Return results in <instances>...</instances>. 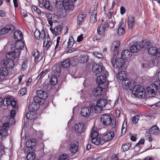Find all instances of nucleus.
<instances>
[{
    "instance_id": "obj_1",
    "label": "nucleus",
    "mask_w": 160,
    "mask_h": 160,
    "mask_svg": "<svg viewBox=\"0 0 160 160\" xmlns=\"http://www.w3.org/2000/svg\"><path fill=\"white\" fill-rule=\"evenodd\" d=\"M111 65L114 68L113 71L115 73H117L118 70H121L126 68V65L123 59L119 58L117 59H115L113 58L111 59Z\"/></svg>"
},
{
    "instance_id": "obj_2",
    "label": "nucleus",
    "mask_w": 160,
    "mask_h": 160,
    "mask_svg": "<svg viewBox=\"0 0 160 160\" xmlns=\"http://www.w3.org/2000/svg\"><path fill=\"white\" fill-rule=\"evenodd\" d=\"M24 46V43L21 41H17L15 44V47H11L12 51L9 53V55L12 58H15L16 57L19 56L20 54V50Z\"/></svg>"
},
{
    "instance_id": "obj_3",
    "label": "nucleus",
    "mask_w": 160,
    "mask_h": 160,
    "mask_svg": "<svg viewBox=\"0 0 160 160\" xmlns=\"http://www.w3.org/2000/svg\"><path fill=\"white\" fill-rule=\"evenodd\" d=\"M158 81L155 82V83L149 84L146 88L147 92L150 96H153L155 95L158 99H160V86L156 84Z\"/></svg>"
},
{
    "instance_id": "obj_4",
    "label": "nucleus",
    "mask_w": 160,
    "mask_h": 160,
    "mask_svg": "<svg viewBox=\"0 0 160 160\" xmlns=\"http://www.w3.org/2000/svg\"><path fill=\"white\" fill-rule=\"evenodd\" d=\"M101 121L102 123L105 125H108L111 124L112 128H114L116 127V121L114 120L112 121L111 117L108 114L102 115L101 117Z\"/></svg>"
},
{
    "instance_id": "obj_5",
    "label": "nucleus",
    "mask_w": 160,
    "mask_h": 160,
    "mask_svg": "<svg viewBox=\"0 0 160 160\" xmlns=\"http://www.w3.org/2000/svg\"><path fill=\"white\" fill-rule=\"evenodd\" d=\"M94 111L97 112V107L94 104H90L89 108L84 107L82 108L81 109L80 113L82 116L87 117L90 115L92 111L93 112Z\"/></svg>"
},
{
    "instance_id": "obj_6",
    "label": "nucleus",
    "mask_w": 160,
    "mask_h": 160,
    "mask_svg": "<svg viewBox=\"0 0 160 160\" xmlns=\"http://www.w3.org/2000/svg\"><path fill=\"white\" fill-rule=\"evenodd\" d=\"M145 89L142 87L136 85L133 88L132 93L138 98H142L145 96Z\"/></svg>"
},
{
    "instance_id": "obj_7",
    "label": "nucleus",
    "mask_w": 160,
    "mask_h": 160,
    "mask_svg": "<svg viewBox=\"0 0 160 160\" xmlns=\"http://www.w3.org/2000/svg\"><path fill=\"white\" fill-rule=\"evenodd\" d=\"M149 45L148 42L145 43L143 41H142L139 44L136 42L135 45L131 47L130 51L132 52H138L142 48H147Z\"/></svg>"
},
{
    "instance_id": "obj_8",
    "label": "nucleus",
    "mask_w": 160,
    "mask_h": 160,
    "mask_svg": "<svg viewBox=\"0 0 160 160\" xmlns=\"http://www.w3.org/2000/svg\"><path fill=\"white\" fill-rule=\"evenodd\" d=\"M47 18V20L49 25L52 27L53 22L57 23L60 22V20H59L58 15H56L55 14H52L49 13L46 14Z\"/></svg>"
},
{
    "instance_id": "obj_9",
    "label": "nucleus",
    "mask_w": 160,
    "mask_h": 160,
    "mask_svg": "<svg viewBox=\"0 0 160 160\" xmlns=\"http://www.w3.org/2000/svg\"><path fill=\"white\" fill-rule=\"evenodd\" d=\"M96 82L103 88L108 87L109 84L108 81H106V78L102 75L98 77L96 79Z\"/></svg>"
},
{
    "instance_id": "obj_10",
    "label": "nucleus",
    "mask_w": 160,
    "mask_h": 160,
    "mask_svg": "<svg viewBox=\"0 0 160 160\" xmlns=\"http://www.w3.org/2000/svg\"><path fill=\"white\" fill-rule=\"evenodd\" d=\"M44 34L43 39H44V41L43 43V47L44 49L46 50H48L50 46L52 44V42L51 41V39L48 34L46 35L44 31H42Z\"/></svg>"
},
{
    "instance_id": "obj_11",
    "label": "nucleus",
    "mask_w": 160,
    "mask_h": 160,
    "mask_svg": "<svg viewBox=\"0 0 160 160\" xmlns=\"http://www.w3.org/2000/svg\"><path fill=\"white\" fill-rule=\"evenodd\" d=\"M76 0H63V4L65 9L72 10L74 8L73 1Z\"/></svg>"
},
{
    "instance_id": "obj_12",
    "label": "nucleus",
    "mask_w": 160,
    "mask_h": 160,
    "mask_svg": "<svg viewBox=\"0 0 160 160\" xmlns=\"http://www.w3.org/2000/svg\"><path fill=\"white\" fill-rule=\"evenodd\" d=\"M92 69L95 75H97V74L100 73L103 70L102 67L98 64H93L92 66Z\"/></svg>"
},
{
    "instance_id": "obj_13",
    "label": "nucleus",
    "mask_w": 160,
    "mask_h": 160,
    "mask_svg": "<svg viewBox=\"0 0 160 160\" xmlns=\"http://www.w3.org/2000/svg\"><path fill=\"white\" fill-rule=\"evenodd\" d=\"M108 103V101L105 99H99L97 102L96 106L95 107H97V112H98V108H102L105 106Z\"/></svg>"
},
{
    "instance_id": "obj_14",
    "label": "nucleus",
    "mask_w": 160,
    "mask_h": 160,
    "mask_svg": "<svg viewBox=\"0 0 160 160\" xmlns=\"http://www.w3.org/2000/svg\"><path fill=\"white\" fill-rule=\"evenodd\" d=\"M39 103L31 102L29 104L28 108L30 112H34L39 109Z\"/></svg>"
},
{
    "instance_id": "obj_15",
    "label": "nucleus",
    "mask_w": 160,
    "mask_h": 160,
    "mask_svg": "<svg viewBox=\"0 0 160 160\" xmlns=\"http://www.w3.org/2000/svg\"><path fill=\"white\" fill-rule=\"evenodd\" d=\"M114 137V133L113 132H110L104 135L102 139L103 141H108L112 139Z\"/></svg>"
},
{
    "instance_id": "obj_16",
    "label": "nucleus",
    "mask_w": 160,
    "mask_h": 160,
    "mask_svg": "<svg viewBox=\"0 0 160 160\" xmlns=\"http://www.w3.org/2000/svg\"><path fill=\"white\" fill-rule=\"evenodd\" d=\"M4 65L8 68H12L14 66V63L12 59H6L3 61Z\"/></svg>"
},
{
    "instance_id": "obj_17",
    "label": "nucleus",
    "mask_w": 160,
    "mask_h": 160,
    "mask_svg": "<svg viewBox=\"0 0 160 160\" xmlns=\"http://www.w3.org/2000/svg\"><path fill=\"white\" fill-rule=\"evenodd\" d=\"M85 126L83 123H78L76 124L74 126L75 130L79 133L83 132L85 130Z\"/></svg>"
},
{
    "instance_id": "obj_18",
    "label": "nucleus",
    "mask_w": 160,
    "mask_h": 160,
    "mask_svg": "<svg viewBox=\"0 0 160 160\" xmlns=\"http://www.w3.org/2000/svg\"><path fill=\"white\" fill-rule=\"evenodd\" d=\"M62 27L59 25L53 29L50 28L51 30L53 35L58 36L59 35L61 32Z\"/></svg>"
},
{
    "instance_id": "obj_19",
    "label": "nucleus",
    "mask_w": 160,
    "mask_h": 160,
    "mask_svg": "<svg viewBox=\"0 0 160 160\" xmlns=\"http://www.w3.org/2000/svg\"><path fill=\"white\" fill-rule=\"evenodd\" d=\"M135 23V18L134 17L130 16L128 18V24L129 29L132 30V28Z\"/></svg>"
},
{
    "instance_id": "obj_20",
    "label": "nucleus",
    "mask_w": 160,
    "mask_h": 160,
    "mask_svg": "<svg viewBox=\"0 0 160 160\" xmlns=\"http://www.w3.org/2000/svg\"><path fill=\"white\" fill-rule=\"evenodd\" d=\"M26 146L28 148H29V151H30V149L32 150V147L36 145V141L35 139L30 140L26 142Z\"/></svg>"
},
{
    "instance_id": "obj_21",
    "label": "nucleus",
    "mask_w": 160,
    "mask_h": 160,
    "mask_svg": "<svg viewBox=\"0 0 160 160\" xmlns=\"http://www.w3.org/2000/svg\"><path fill=\"white\" fill-rule=\"evenodd\" d=\"M13 35L16 41H21L23 38L22 32L18 30L15 31Z\"/></svg>"
},
{
    "instance_id": "obj_22",
    "label": "nucleus",
    "mask_w": 160,
    "mask_h": 160,
    "mask_svg": "<svg viewBox=\"0 0 160 160\" xmlns=\"http://www.w3.org/2000/svg\"><path fill=\"white\" fill-rule=\"evenodd\" d=\"M37 95L40 98L42 99H46L48 96V94L45 92L41 90L37 91Z\"/></svg>"
},
{
    "instance_id": "obj_23",
    "label": "nucleus",
    "mask_w": 160,
    "mask_h": 160,
    "mask_svg": "<svg viewBox=\"0 0 160 160\" xmlns=\"http://www.w3.org/2000/svg\"><path fill=\"white\" fill-rule=\"evenodd\" d=\"M131 82L129 79L124 78L122 81V87L123 89L127 90L130 86Z\"/></svg>"
},
{
    "instance_id": "obj_24",
    "label": "nucleus",
    "mask_w": 160,
    "mask_h": 160,
    "mask_svg": "<svg viewBox=\"0 0 160 160\" xmlns=\"http://www.w3.org/2000/svg\"><path fill=\"white\" fill-rule=\"evenodd\" d=\"M120 70H118L117 72L114 73L116 74L117 78L120 80H123L126 77V72L124 71H120Z\"/></svg>"
},
{
    "instance_id": "obj_25",
    "label": "nucleus",
    "mask_w": 160,
    "mask_h": 160,
    "mask_svg": "<svg viewBox=\"0 0 160 160\" xmlns=\"http://www.w3.org/2000/svg\"><path fill=\"white\" fill-rule=\"evenodd\" d=\"M131 51H130L128 50H125L123 51L121 53V58L124 59H127V58L131 57L132 56Z\"/></svg>"
},
{
    "instance_id": "obj_26",
    "label": "nucleus",
    "mask_w": 160,
    "mask_h": 160,
    "mask_svg": "<svg viewBox=\"0 0 160 160\" xmlns=\"http://www.w3.org/2000/svg\"><path fill=\"white\" fill-rule=\"evenodd\" d=\"M97 8L96 7V8L94 9L93 12L92 13L90 17V21L92 23H94L97 21L96 16L97 15Z\"/></svg>"
},
{
    "instance_id": "obj_27",
    "label": "nucleus",
    "mask_w": 160,
    "mask_h": 160,
    "mask_svg": "<svg viewBox=\"0 0 160 160\" xmlns=\"http://www.w3.org/2000/svg\"><path fill=\"white\" fill-rule=\"evenodd\" d=\"M119 42L118 41L113 42L112 45L111 49L115 53H118V47L119 46Z\"/></svg>"
},
{
    "instance_id": "obj_28",
    "label": "nucleus",
    "mask_w": 160,
    "mask_h": 160,
    "mask_svg": "<svg viewBox=\"0 0 160 160\" xmlns=\"http://www.w3.org/2000/svg\"><path fill=\"white\" fill-rule=\"evenodd\" d=\"M149 132L152 134L158 135L159 133V130L158 127L156 126H152L149 130Z\"/></svg>"
},
{
    "instance_id": "obj_29",
    "label": "nucleus",
    "mask_w": 160,
    "mask_h": 160,
    "mask_svg": "<svg viewBox=\"0 0 160 160\" xmlns=\"http://www.w3.org/2000/svg\"><path fill=\"white\" fill-rule=\"evenodd\" d=\"M70 65V59L69 58H67L61 62V65L63 68H68Z\"/></svg>"
},
{
    "instance_id": "obj_30",
    "label": "nucleus",
    "mask_w": 160,
    "mask_h": 160,
    "mask_svg": "<svg viewBox=\"0 0 160 160\" xmlns=\"http://www.w3.org/2000/svg\"><path fill=\"white\" fill-rule=\"evenodd\" d=\"M124 24L120 23L117 32L118 34L120 36L122 35L125 32V30L124 28Z\"/></svg>"
},
{
    "instance_id": "obj_31",
    "label": "nucleus",
    "mask_w": 160,
    "mask_h": 160,
    "mask_svg": "<svg viewBox=\"0 0 160 160\" xmlns=\"http://www.w3.org/2000/svg\"><path fill=\"white\" fill-rule=\"evenodd\" d=\"M28 112L26 114V117L27 118L30 119H36V115L34 114V112Z\"/></svg>"
},
{
    "instance_id": "obj_32",
    "label": "nucleus",
    "mask_w": 160,
    "mask_h": 160,
    "mask_svg": "<svg viewBox=\"0 0 160 160\" xmlns=\"http://www.w3.org/2000/svg\"><path fill=\"white\" fill-rule=\"evenodd\" d=\"M105 29L104 27V23H102L97 29V32L100 35H103L104 33Z\"/></svg>"
},
{
    "instance_id": "obj_33",
    "label": "nucleus",
    "mask_w": 160,
    "mask_h": 160,
    "mask_svg": "<svg viewBox=\"0 0 160 160\" xmlns=\"http://www.w3.org/2000/svg\"><path fill=\"white\" fill-rule=\"evenodd\" d=\"M86 16V14H79L78 17V23L81 24L85 20Z\"/></svg>"
},
{
    "instance_id": "obj_34",
    "label": "nucleus",
    "mask_w": 160,
    "mask_h": 160,
    "mask_svg": "<svg viewBox=\"0 0 160 160\" xmlns=\"http://www.w3.org/2000/svg\"><path fill=\"white\" fill-rule=\"evenodd\" d=\"M52 85L50 83H44L42 85V88L46 91H49L52 89Z\"/></svg>"
},
{
    "instance_id": "obj_35",
    "label": "nucleus",
    "mask_w": 160,
    "mask_h": 160,
    "mask_svg": "<svg viewBox=\"0 0 160 160\" xmlns=\"http://www.w3.org/2000/svg\"><path fill=\"white\" fill-rule=\"evenodd\" d=\"M102 92V88L98 87L94 89L92 93V94L95 97H96L101 94Z\"/></svg>"
},
{
    "instance_id": "obj_36",
    "label": "nucleus",
    "mask_w": 160,
    "mask_h": 160,
    "mask_svg": "<svg viewBox=\"0 0 160 160\" xmlns=\"http://www.w3.org/2000/svg\"><path fill=\"white\" fill-rule=\"evenodd\" d=\"M70 151L73 153L76 152L78 150V147L77 145L71 144L69 147Z\"/></svg>"
},
{
    "instance_id": "obj_37",
    "label": "nucleus",
    "mask_w": 160,
    "mask_h": 160,
    "mask_svg": "<svg viewBox=\"0 0 160 160\" xmlns=\"http://www.w3.org/2000/svg\"><path fill=\"white\" fill-rule=\"evenodd\" d=\"M158 48L156 47H151L148 49V52L152 55L156 56Z\"/></svg>"
},
{
    "instance_id": "obj_38",
    "label": "nucleus",
    "mask_w": 160,
    "mask_h": 160,
    "mask_svg": "<svg viewBox=\"0 0 160 160\" xmlns=\"http://www.w3.org/2000/svg\"><path fill=\"white\" fill-rule=\"evenodd\" d=\"M32 10L33 13L37 14L38 15H40L41 13H43V12H41L39 9L36 6L33 5L32 6Z\"/></svg>"
},
{
    "instance_id": "obj_39",
    "label": "nucleus",
    "mask_w": 160,
    "mask_h": 160,
    "mask_svg": "<svg viewBox=\"0 0 160 160\" xmlns=\"http://www.w3.org/2000/svg\"><path fill=\"white\" fill-rule=\"evenodd\" d=\"M36 157L35 153L33 152H28V153L27 156V159L28 160H33Z\"/></svg>"
},
{
    "instance_id": "obj_40",
    "label": "nucleus",
    "mask_w": 160,
    "mask_h": 160,
    "mask_svg": "<svg viewBox=\"0 0 160 160\" xmlns=\"http://www.w3.org/2000/svg\"><path fill=\"white\" fill-rule=\"evenodd\" d=\"M8 74L7 70L5 68L1 67L0 68V77L7 76Z\"/></svg>"
},
{
    "instance_id": "obj_41",
    "label": "nucleus",
    "mask_w": 160,
    "mask_h": 160,
    "mask_svg": "<svg viewBox=\"0 0 160 160\" xmlns=\"http://www.w3.org/2000/svg\"><path fill=\"white\" fill-rule=\"evenodd\" d=\"M92 142L93 143L96 145H99L101 144L102 142L103 143L102 141H101L100 137H98L92 139Z\"/></svg>"
},
{
    "instance_id": "obj_42",
    "label": "nucleus",
    "mask_w": 160,
    "mask_h": 160,
    "mask_svg": "<svg viewBox=\"0 0 160 160\" xmlns=\"http://www.w3.org/2000/svg\"><path fill=\"white\" fill-rule=\"evenodd\" d=\"M131 146L130 143H126L122 145L121 150L122 152H126L129 149Z\"/></svg>"
},
{
    "instance_id": "obj_43",
    "label": "nucleus",
    "mask_w": 160,
    "mask_h": 160,
    "mask_svg": "<svg viewBox=\"0 0 160 160\" xmlns=\"http://www.w3.org/2000/svg\"><path fill=\"white\" fill-rule=\"evenodd\" d=\"M74 39L72 36L69 37V41L68 42L67 48H70L72 47L74 44Z\"/></svg>"
},
{
    "instance_id": "obj_44",
    "label": "nucleus",
    "mask_w": 160,
    "mask_h": 160,
    "mask_svg": "<svg viewBox=\"0 0 160 160\" xmlns=\"http://www.w3.org/2000/svg\"><path fill=\"white\" fill-rule=\"evenodd\" d=\"M55 68V69L54 71V75L56 76L59 77L61 73L60 66L59 65L57 66Z\"/></svg>"
},
{
    "instance_id": "obj_45",
    "label": "nucleus",
    "mask_w": 160,
    "mask_h": 160,
    "mask_svg": "<svg viewBox=\"0 0 160 160\" xmlns=\"http://www.w3.org/2000/svg\"><path fill=\"white\" fill-rule=\"evenodd\" d=\"M12 100L9 98H5L3 100V103L6 106L10 105Z\"/></svg>"
},
{
    "instance_id": "obj_46",
    "label": "nucleus",
    "mask_w": 160,
    "mask_h": 160,
    "mask_svg": "<svg viewBox=\"0 0 160 160\" xmlns=\"http://www.w3.org/2000/svg\"><path fill=\"white\" fill-rule=\"evenodd\" d=\"M57 15H58L59 18H63L66 16V12L65 10H60L59 12L57 13Z\"/></svg>"
},
{
    "instance_id": "obj_47",
    "label": "nucleus",
    "mask_w": 160,
    "mask_h": 160,
    "mask_svg": "<svg viewBox=\"0 0 160 160\" xmlns=\"http://www.w3.org/2000/svg\"><path fill=\"white\" fill-rule=\"evenodd\" d=\"M41 32L38 29H36L34 32L35 37L37 39H39L40 38Z\"/></svg>"
},
{
    "instance_id": "obj_48",
    "label": "nucleus",
    "mask_w": 160,
    "mask_h": 160,
    "mask_svg": "<svg viewBox=\"0 0 160 160\" xmlns=\"http://www.w3.org/2000/svg\"><path fill=\"white\" fill-rule=\"evenodd\" d=\"M57 76H53L51 78L50 80V82L52 85L55 84L58 82V79L57 78Z\"/></svg>"
},
{
    "instance_id": "obj_49",
    "label": "nucleus",
    "mask_w": 160,
    "mask_h": 160,
    "mask_svg": "<svg viewBox=\"0 0 160 160\" xmlns=\"http://www.w3.org/2000/svg\"><path fill=\"white\" fill-rule=\"evenodd\" d=\"M69 59H70V64L73 66H76L77 63L76 59L74 58H71Z\"/></svg>"
},
{
    "instance_id": "obj_50",
    "label": "nucleus",
    "mask_w": 160,
    "mask_h": 160,
    "mask_svg": "<svg viewBox=\"0 0 160 160\" xmlns=\"http://www.w3.org/2000/svg\"><path fill=\"white\" fill-rule=\"evenodd\" d=\"M68 155L65 153L61 155L59 158V160H68Z\"/></svg>"
},
{
    "instance_id": "obj_51",
    "label": "nucleus",
    "mask_w": 160,
    "mask_h": 160,
    "mask_svg": "<svg viewBox=\"0 0 160 160\" xmlns=\"http://www.w3.org/2000/svg\"><path fill=\"white\" fill-rule=\"evenodd\" d=\"M8 28L7 26L6 27L3 28L1 29L0 31V34H4L7 33L9 31Z\"/></svg>"
},
{
    "instance_id": "obj_52",
    "label": "nucleus",
    "mask_w": 160,
    "mask_h": 160,
    "mask_svg": "<svg viewBox=\"0 0 160 160\" xmlns=\"http://www.w3.org/2000/svg\"><path fill=\"white\" fill-rule=\"evenodd\" d=\"M93 54L96 58H102L103 57V55L101 53L97 51L93 52Z\"/></svg>"
},
{
    "instance_id": "obj_53",
    "label": "nucleus",
    "mask_w": 160,
    "mask_h": 160,
    "mask_svg": "<svg viewBox=\"0 0 160 160\" xmlns=\"http://www.w3.org/2000/svg\"><path fill=\"white\" fill-rule=\"evenodd\" d=\"M88 56H82L81 58V62L83 63L87 62L88 61Z\"/></svg>"
},
{
    "instance_id": "obj_54",
    "label": "nucleus",
    "mask_w": 160,
    "mask_h": 160,
    "mask_svg": "<svg viewBox=\"0 0 160 160\" xmlns=\"http://www.w3.org/2000/svg\"><path fill=\"white\" fill-rule=\"evenodd\" d=\"M41 99L38 96H35L33 98V100L34 103H39L41 102Z\"/></svg>"
},
{
    "instance_id": "obj_55",
    "label": "nucleus",
    "mask_w": 160,
    "mask_h": 160,
    "mask_svg": "<svg viewBox=\"0 0 160 160\" xmlns=\"http://www.w3.org/2000/svg\"><path fill=\"white\" fill-rule=\"evenodd\" d=\"M39 54V52L37 49L34 50L32 53V55L35 58H37Z\"/></svg>"
},
{
    "instance_id": "obj_56",
    "label": "nucleus",
    "mask_w": 160,
    "mask_h": 160,
    "mask_svg": "<svg viewBox=\"0 0 160 160\" xmlns=\"http://www.w3.org/2000/svg\"><path fill=\"white\" fill-rule=\"evenodd\" d=\"M139 116L138 115H136L132 118V121L135 124H136L138 121Z\"/></svg>"
},
{
    "instance_id": "obj_57",
    "label": "nucleus",
    "mask_w": 160,
    "mask_h": 160,
    "mask_svg": "<svg viewBox=\"0 0 160 160\" xmlns=\"http://www.w3.org/2000/svg\"><path fill=\"white\" fill-rule=\"evenodd\" d=\"M98 134L97 132L93 131L91 135L92 140V139L98 138Z\"/></svg>"
},
{
    "instance_id": "obj_58",
    "label": "nucleus",
    "mask_w": 160,
    "mask_h": 160,
    "mask_svg": "<svg viewBox=\"0 0 160 160\" xmlns=\"http://www.w3.org/2000/svg\"><path fill=\"white\" fill-rule=\"evenodd\" d=\"M50 2L47 1H46L44 3V7L47 9H50Z\"/></svg>"
},
{
    "instance_id": "obj_59",
    "label": "nucleus",
    "mask_w": 160,
    "mask_h": 160,
    "mask_svg": "<svg viewBox=\"0 0 160 160\" xmlns=\"http://www.w3.org/2000/svg\"><path fill=\"white\" fill-rule=\"evenodd\" d=\"M26 91L27 90L25 88H22L20 90L19 94L21 95L22 96L25 95L26 92Z\"/></svg>"
},
{
    "instance_id": "obj_60",
    "label": "nucleus",
    "mask_w": 160,
    "mask_h": 160,
    "mask_svg": "<svg viewBox=\"0 0 160 160\" xmlns=\"http://www.w3.org/2000/svg\"><path fill=\"white\" fill-rule=\"evenodd\" d=\"M44 72L43 71H42L40 73V74L37 77V79H38V81L39 79H40L41 78L43 77L46 74V73H45V74H44Z\"/></svg>"
},
{
    "instance_id": "obj_61",
    "label": "nucleus",
    "mask_w": 160,
    "mask_h": 160,
    "mask_svg": "<svg viewBox=\"0 0 160 160\" xmlns=\"http://www.w3.org/2000/svg\"><path fill=\"white\" fill-rule=\"evenodd\" d=\"M17 103V101L15 100H12L10 105L12 107V108H16V104Z\"/></svg>"
},
{
    "instance_id": "obj_62",
    "label": "nucleus",
    "mask_w": 160,
    "mask_h": 160,
    "mask_svg": "<svg viewBox=\"0 0 160 160\" xmlns=\"http://www.w3.org/2000/svg\"><path fill=\"white\" fill-rule=\"evenodd\" d=\"M8 29L9 30L12 31L15 29V27L14 25L12 24H10L7 26Z\"/></svg>"
},
{
    "instance_id": "obj_63",
    "label": "nucleus",
    "mask_w": 160,
    "mask_h": 160,
    "mask_svg": "<svg viewBox=\"0 0 160 160\" xmlns=\"http://www.w3.org/2000/svg\"><path fill=\"white\" fill-rule=\"evenodd\" d=\"M0 131L3 132H6L7 131L6 128L2 126H0Z\"/></svg>"
},
{
    "instance_id": "obj_64",
    "label": "nucleus",
    "mask_w": 160,
    "mask_h": 160,
    "mask_svg": "<svg viewBox=\"0 0 160 160\" xmlns=\"http://www.w3.org/2000/svg\"><path fill=\"white\" fill-rule=\"evenodd\" d=\"M15 123V121L14 119L13 118H10L9 119L8 121V123L10 125H12L14 124Z\"/></svg>"
}]
</instances>
